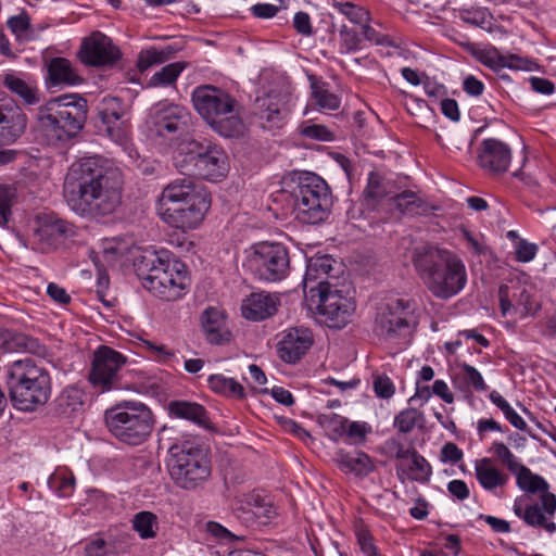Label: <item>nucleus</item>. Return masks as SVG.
<instances>
[{"label":"nucleus","mask_w":556,"mask_h":556,"mask_svg":"<svg viewBox=\"0 0 556 556\" xmlns=\"http://www.w3.org/2000/svg\"><path fill=\"white\" fill-rule=\"evenodd\" d=\"M65 190L68 206L77 215L99 220L115 213L122 203L124 176L112 160L85 156L71 166Z\"/></svg>","instance_id":"nucleus-1"},{"label":"nucleus","mask_w":556,"mask_h":556,"mask_svg":"<svg viewBox=\"0 0 556 556\" xmlns=\"http://www.w3.org/2000/svg\"><path fill=\"white\" fill-rule=\"evenodd\" d=\"M413 265L427 289L438 299L459 293L467 282L466 267L454 253L433 245L414 250Z\"/></svg>","instance_id":"nucleus-2"},{"label":"nucleus","mask_w":556,"mask_h":556,"mask_svg":"<svg viewBox=\"0 0 556 556\" xmlns=\"http://www.w3.org/2000/svg\"><path fill=\"white\" fill-rule=\"evenodd\" d=\"M134 267L144 289L161 300L176 301L189 286L184 264L172 262L165 253L143 251L135 258Z\"/></svg>","instance_id":"nucleus-3"},{"label":"nucleus","mask_w":556,"mask_h":556,"mask_svg":"<svg viewBox=\"0 0 556 556\" xmlns=\"http://www.w3.org/2000/svg\"><path fill=\"white\" fill-rule=\"evenodd\" d=\"M87 100L78 93H67L41 105L36 114L39 129L52 141L75 137L87 119Z\"/></svg>","instance_id":"nucleus-4"},{"label":"nucleus","mask_w":556,"mask_h":556,"mask_svg":"<svg viewBox=\"0 0 556 556\" xmlns=\"http://www.w3.org/2000/svg\"><path fill=\"white\" fill-rule=\"evenodd\" d=\"M191 98L195 111L217 134L225 138L243 136L245 125L236 99L228 92L213 85H201Z\"/></svg>","instance_id":"nucleus-5"},{"label":"nucleus","mask_w":556,"mask_h":556,"mask_svg":"<svg viewBox=\"0 0 556 556\" xmlns=\"http://www.w3.org/2000/svg\"><path fill=\"white\" fill-rule=\"evenodd\" d=\"M8 387L13 406L25 412L46 404L51 393L48 371L29 357L15 361L9 367Z\"/></svg>","instance_id":"nucleus-6"},{"label":"nucleus","mask_w":556,"mask_h":556,"mask_svg":"<svg viewBox=\"0 0 556 556\" xmlns=\"http://www.w3.org/2000/svg\"><path fill=\"white\" fill-rule=\"evenodd\" d=\"M111 434L128 445H140L151 435L155 419L148 405L139 401H121L104 413Z\"/></svg>","instance_id":"nucleus-7"},{"label":"nucleus","mask_w":556,"mask_h":556,"mask_svg":"<svg viewBox=\"0 0 556 556\" xmlns=\"http://www.w3.org/2000/svg\"><path fill=\"white\" fill-rule=\"evenodd\" d=\"M174 165L185 178L216 180L227 170V155L210 141L189 140L179 146Z\"/></svg>","instance_id":"nucleus-8"},{"label":"nucleus","mask_w":556,"mask_h":556,"mask_svg":"<svg viewBox=\"0 0 556 556\" xmlns=\"http://www.w3.org/2000/svg\"><path fill=\"white\" fill-rule=\"evenodd\" d=\"M291 195L296 218L304 224L324 222L330 212L332 199L327 182L311 172L300 173L293 180Z\"/></svg>","instance_id":"nucleus-9"},{"label":"nucleus","mask_w":556,"mask_h":556,"mask_svg":"<svg viewBox=\"0 0 556 556\" xmlns=\"http://www.w3.org/2000/svg\"><path fill=\"white\" fill-rule=\"evenodd\" d=\"M168 469L174 483L188 491L201 486L207 481L212 471L204 450L191 444L172 447Z\"/></svg>","instance_id":"nucleus-10"},{"label":"nucleus","mask_w":556,"mask_h":556,"mask_svg":"<svg viewBox=\"0 0 556 556\" xmlns=\"http://www.w3.org/2000/svg\"><path fill=\"white\" fill-rule=\"evenodd\" d=\"M247 266L253 276L262 281L278 282L290 273L288 249L276 242H260L252 247Z\"/></svg>","instance_id":"nucleus-11"},{"label":"nucleus","mask_w":556,"mask_h":556,"mask_svg":"<svg viewBox=\"0 0 556 556\" xmlns=\"http://www.w3.org/2000/svg\"><path fill=\"white\" fill-rule=\"evenodd\" d=\"M318 314L329 328L341 329L346 326L355 312V303L351 296L343 294L336 282L320 280L317 282Z\"/></svg>","instance_id":"nucleus-12"},{"label":"nucleus","mask_w":556,"mask_h":556,"mask_svg":"<svg viewBox=\"0 0 556 556\" xmlns=\"http://www.w3.org/2000/svg\"><path fill=\"white\" fill-rule=\"evenodd\" d=\"M415 302L401 298L388 299L376 316V331L387 340L405 336L408 332V318L414 313Z\"/></svg>","instance_id":"nucleus-13"},{"label":"nucleus","mask_w":556,"mask_h":556,"mask_svg":"<svg viewBox=\"0 0 556 556\" xmlns=\"http://www.w3.org/2000/svg\"><path fill=\"white\" fill-rule=\"evenodd\" d=\"M126 363V357L119 352L102 345L93 355L89 381L94 388L105 392L117 388L119 371Z\"/></svg>","instance_id":"nucleus-14"},{"label":"nucleus","mask_w":556,"mask_h":556,"mask_svg":"<svg viewBox=\"0 0 556 556\" xmlns=\"http://www.w3.org/2000/svg\"><path fill=\"white\" fill-rule=\"evenodd\" d=\"M188 125V114L182 106L159 103L150 113V131L166 140L180 138Z\"/></svg>","instance_id":"nucleus-15"},{"label":"nucleus","mask_w":556,"mask_h":556,"mask_svg":"<svg viewBox=\"0 0 556 556\" xmlns=\"http://www.w3.org/2000/svg\"><path fill=\"white\" fill-rule=\"evenodd\" d=\"M78 56L89 66H112L121 59V51L106 35L93 31L83 40Z\"/></svg>","instance_id":"nucleus-16"},{"label":"nucleus","mask_w":556,"mask_h":556,"mask_svg":"<svg viewBox=\"0 0 556 556\" xmlns=\"http://www.w3.org/2000/svg\"><path fill=\"white\" fill-rule=\"evenodd\" d=\"M195 199L211 201L205 190L194 185L192 179L174 180L163 189L159 200V211L169 207L186 210L192 202H195Z\"/></svg>","instance_id":"nucleus-17"},{"label":"nucleus","mask_w":556,"mask_h":556,"mask_svg":"<svg viewBox=\"0 0 556 556\" xmlns=\"http://www.w3.org/2000/svg\"><path fill=\"white\" fill-rule=\"evenodd\" d=\"M277 337V354L287 364H296L314 343L312 331L305 327L286 329Z\"/></svg>","instance_id":"nucleus-18"},{"label":"nucleus","mask_w":556,"mask_h":556,"mask_svg":"<svg viewBox=\"0 0 556 556\" xmlns=\"http://www.w3.org/2000/svg\"><path fill=\"white\" fill-rule=\"evenodd\" d=\"M477 162L492 175L506 173L511 162V149L496 138L484 139L480 143Z\"/></svg>","instance_id":"nucleus-19"},{"label":"nucleus","mask_w":556,"mask_h":556,"mask_svg":"<svg viewBox=\"0 0 556 556\" xmlns=\"http://www.w3.org/2000/svg\"><path fill=\"white\" fill-rule=\"evenodd\" d=\"M27 116L12 99L0 101V147L17 141L25 132Z\"/></svg>","instance_id":"nucleus-20"},{"label":"nucleus","mask_w":556,"mask_h":556,"mask_svg":"<svg viewBox=\"0 0 556 556\" xmlns=\"http://www.w3.org/2000/svg\"><path fill=\"white\" fill-rule=\"evenodd\" d=\"M289 101V93L270 91L263 97L256 98L254 114L262 121L263 127L279 128L287 115V104Z\"/></svg>","instance_id":"nucleus-21"},{"label":"nucleus","mask_w":556,"mask_h":556,"mask_svg":"<svg viewBox=\"0 0 556 556\" xmlns=\"http://www.w3.org/2000/svg\"><path fill=\"white\" fill-rule=\"evenodd\" d=\"M210 206L211 201L195 199V202H192L186 210L169 207L165 208V211H161V217L175 228L182 230L192 229L203 220Z\"/></svg>","instance_id":"nucleus-22"},{"label":"nucleus","mask_w":556,"mask_h":556,"mask_svg":"<svg viewBox=\"0 0 556 556\" xmlns=\"http://www.w3.org/2000/svg\"><path fill=\"white\" fill-rule=\"evenodd\" d=\"M279 304V299L268 292H253L241 304L242 316L245 319L260 321L271 317Z\"/></svg>","instance_id":"nucleus-23"},{"label":"nucleus","mask_w":556,"mask_h":556,"mask_svg":"<svg viewBox=\"0 0 556 556\" xmlns=\"http://www.w3.org/2000/svg\"><path fill=\"white\" fill-rule=\"evenodd\" d=\"M334 462L343 472L353 473L364 478L374 471L372 459L363 451L346 452L339 450L334 454Z\"/></svg>","instance_id":"nucleus-24"},{"label":"nucleus","mask_w":556,"mask_h":556,"mask_svg":"<svg viewBox=\"0 0 556 556\" xmlns=\"http://www.w3.org/2000/svg\"><path fill=\"white\" fill-rule=\"evenodd\" d=\"M127 112L125 103L116 97H104L101 101L99 116L106 126L105 130L113 139L121 138L122 119Z\"/></svg>","instance_id":"nucleus-25"},{"label":"nucleus","mask_w":556,"mask_h":556,"mask_svg":"<svg viewBox=\"0 0 556 556\" xmlns=\"http://www.w3.org/2000/svg\"><path fill=\"white\" fill-rule=\"evenodd\" d=\"M514 513L529 527L542 528L548 533L556 532V523L544 511L539 503L522 506V497L515 500Z\"/></svg>","instance_id":"nucleus-26"},{"label":"nucleus","mask_w":556,"mask_h":556,"mask_svg":"<svg viewBox=\"0 0 556 556\" xmlns=\"http://www.w3.org/2000/svg\"><path fill=\"white\" fill-rule=\"evenodd\" d=\"M0 350L8 353L23 351L41 355L45 352V346L37 339L27 334L0 328Z\"/></svg>","instance_id":"nucleus-27"},{"label":"nucleus","mask_w":556,"mask_h":556,"mask_svg":"<svg viewBox=\"0 0 556 556\" xmlns=\"http://www.w3.org/2000/svg\"><path fill=\"white\" fill-rule=\"evenodd\" d=\"M168 412L170 416L176 418L192 421L203 428L210 427L207 412L204 406L198 403L178 400L170 401L168 403Z\"/></svg>","instance_id":"nucleus-28"},{"label":"nucleus","mask_w":556,"mask_h":556,"mask_svg":"<svg viewBox=\"0 0 556 556\" xmlns=\"http://www.w3.org/2000/svg\"><path fill=\"white\" fill-rule=\"evenodd\" d=\"M202 328L206 339L213 344H220L228 340V332L224 331V316L215 307H207L201 317Z\"/></svg>","instance_id":"nucleus-29"},{"label":"nucleus","mask_w":556,"mask_h":556,"mask_svg":"<svg viewBox=\"0 0 556 556\" xmlns=\"http://www.w3.org/2000/svg\"><path fill=\"white\" fill-rule=\"evenodd\" d=\"M475 471L478 482L488 491L503 486L508 480L507 475L494 467L492 459L488 457L476 462Z\"/></svg>","instance_id":"nucleus-30"},{"label":"nucleus","mask_w":556,"mask_h":556,"mask_svg":"<svg viewBox=\"0 0 556 556\" xmlns=\"http://www.w3.org/2000/svg\"><path fill=\"white\" fill-rule=\"evenodd\" d=\"M49 78L53 85H78L81 77L75 72L71 62L64 58H54L48 66Z\"/></svg>","instance_id":"nucleus-31"},{"label":"nucleus","mask_w":556,"mask_h":556,"mask_svg":"<svg viewBox=\"0 0 556 556\" xmlns=\"http://www.w3.org/2000/svg\"><path fill=\"white\" fill-rule=\"evenodd\" d=\"M36 232L41 239H58L72 232L71 225L52 214H41L37 217Z\"/></svg>","instance_id":"nucleus-32"},{"label":"nucleus","mask_w":556,"mask_h":556,"mask_svg":"<svg viewBox=\"0 0 556 556\" xmlns=\"http://www.w3.org/2000/svg\"><path fill=\"white\" fill-rule=\"evenodd\" d=\"M2 83L12 93L18 96L28 105L36 104L40 100L38 88L13 73L5 74Z\"/></svg>","instance_id":"nucleus-33"},{"label":"nucleus","mask_w":556,"mask_h":556,"mask_svg":"<svg viewBox=\"0 0 556 556\" xmlns=\"http://www.w3.org/2000/svg\"><path fill=\"white\" fill-rule=\"evenodd\" d=\"M334 260L329 255L318 256L315 258H312L308 262L305 277H304V285L307 287L309 281H314L319 279L320 280H330L331 282H334L337 278L334 276H331L330 273L333 268Z\"/></svg>","instance_id":"nucleus-34"},{"label":"nucleus","mask_w":556,"mask_h":556,"mask_svg":"<svg viewBox=\"0 0 556 556\" xmlns=\"http://www.w3.org/2000/svg\"><path fill=\"white\" fill-rule=\"evenodd\" d=\"M516 476V483L518 488L527 493L535 494L549 489L546 480L533 473L527 466L522 465L514 473Z\"/></svg>","instance_id":"nucleus-35"},{"label":"nucleus","mask_w":556,"mask_h":556,"mask_svg":"<svg viewBox=\"0 0 556 556\" xmlns=\"http://www.w3.org/2000/svg\"><path fill=\"white\" fill-rule=\"evenodd\" d=\"M207 383L208 388L215 393L235 399L245 396L243 387L233 378H227L224 375H211Z\"/></svg>","instance_id":"nucleus-36"},{"label":"nucleus","mask_w":556,"mask_h":556,"mask_svg":"<svg viewBox=\"0 0 556 556\" xmlns=\"http://www.w3.org/2000/svg\"><path fill=\"white\" fill-rule=\"evenodd\" d=\"M132 529L142 540L154 539L159 530L157 516L151 511L142 510L134 515Z\"/></svg>","instance_id":"nucleus-37"},{"label":"nucleus","mask_w":556,"mask_h":556,"mask_svg":"<svg viewBox=\"0 0 556 556\" xmlns=\"http://www.w3.org/2000/svg\"><path fill=\"white\" fill-rule=\"evenodd\" d=\"M251 507L250 510L244 508L237 509V517L243 518L247 522L252 521L254 517L273 518L276 515V510L273 504L265 502V498L260 495H252L248 502Z\"/></svg>","instance_id":"nucleus-38"},{"label":"nucleus","mask_w":556,"mask_h":556,"mask_svg":"<svg viewBox=\"0 0 556 556\" xmlns=\"http://www.w3.org/2000/svg\"><path fill=\"white\" fill-rule=\"evenodd\" d=\"M478 60L491 70L497 71L503 67H519L513 61H519L516 55H502L496 48L481 50L477 54Z\"/></svg>","instance_id":"nucleus-39"},{"label":"nucleus","mask_w":556,"mask_h":556,"mask_svg":"<svg viewBox=\"0 0 556 556\" xmlns=\"http://www.w3.org/2000/svg\"><path fill=\"white\" fill-rule=\"evenodd\" d=\"M7 24L20 43L31 41L36 37L30 25V18L26 12L11 16Z\"/></svg>","instance_id":"nucleus-40"},{"label":"nucleus","mask_w":556,"mask_h":556,"mask_svg":"<svg viewBox=\"0 0 556 556\" xmlns=\"http://www.w3.org/2000/svg\"><path fill=\"white\" fill-rule=\"evenodd\" d=\"M424 422V413L414 407L401 410L394 418V427L401 433H409L415 427L421 428Z\"/></svg>","instance_id":"nucleus-41"},{"label":"nucleus","mask_w":556,"mask_h":556,"mask_svg":"<svg viewBox=\"0 0 556 556\" xmlns=\"http://www.w3.org/2000/svg\"><path fill=\"white\" fill-rule=\"evenodd\" d=\"M390 200L393 202V205L401 214L409 216L419 214V208L422 205L420 198L410 190L395 194Z\"/></svg>","instance_id":"nucleus-42"},{"label":"nucleus","mask_w":556,"mask_h":556,"mask_svg":"<svg viewBox=\"0 0 556 556\" xmlns=\"http://www.w3.org/2000/svg\"><path fill=\"white\" fill-rule=\"evenodd\" d=\"M459 18L469 25L480 27L488 31L492 30L493 16L483 8H472L459 11Z\"/></svg>","instance_id":"nucleus-43"},{"label":"nucleus","mask_w":556,"mask_h":556,"mask_svg":"<svg viewBox=\"0 0 556 556\" xmlns=\"http://www.w3.org/2000/svg\"><path fill=\"white\" fill-rule=\"evenodd\" d=\"M124 553L116 541H105L102 538H96L88 541L84 546L85 556H117Z\"/></svg>","instance_id":"nucleus-44"},{"label":"nucleus","mask_w":556,"mask_h":556,"mask_svg":"<svg viewBox=\"0 0 556 556\" xmlns=\"http://www.w3.org/2000/svg\"><path fill=\"white\" fill-rule=\"evenodd\" d=\"M333 9L340 14L344 15L350 22L362 25L363 23H369L370 13L363 7L356 5L352 2L334 1Z\"/></svg>","instance_id":"nucleus-45"},{"label":"nucleus","mask_w":556,"mask_h":556,"mask_svg":"<svg viewBox=\"0 0 556 556\" xmlns=\"http://www.w3.org/2000/svg\"><path fill=\"white\" fill-rule=\"evenodd\" d=\"M490 400L503 412L505 418L511 424V426L518 430L528 431L526 421L515 412L509 403L497 391H492L490 393Z\"/></svg>","instance_id":"nucleus-46"},{"label":"nucleus","mask_w":556,"mask_h":556,"mask_svg":"<svg viewBox=\"0 0 556 556\" xmlns=\"http://www.w3.org/2000/svg\"><path fill=\"white\" fill-rule=\"evenodd\" d=\"M311 87L312 97L319 109L334 111L340 108L341 100L337 94L319 86L317 83H312Z\"/></svg>","instance_id":"nucleus-47"},{"label":"nucleus","mask_w":556,"mask_h":556,"mask_svg":"<svg viewBox=\"0 0 556 556\" xmlns=\"http://www.w3.org/2000/svg\"><path fill=\"white\" fill-rule=\"evenodd\" d=\"M412 464L409 466L410 479L421 483L428 482L432 473V468L428 460L418 454L415 450L409 456Z\"/></svg>","instance_id":"nucleus-48"},{"label":"nucleus","mask_w":556,"mask_h":556,"mask_svg":"<svg viewBox=\"0 0 556 556\" xmlns=\"http://www.w3.org/2000/svg\"><path fill=\"white\" fill-rule=\"evenodd\" d=\"M364 193L367 200H382L389 194L388 184L378 173L371 172L368 176V184Z\"/></svg>","instance_id":"nucleus-49"},{"label":"nucleus","mask_w":556,"mask_h":556,"mask_svg":"<svg viewBox=\"0 0 556 556\" xmlns=\"http://www.w3.org/2000/svg\"><path fill=\"white\" fill-rule=\"evenodd\" d=\"M460 372L458 377L462 378L468 388H472L475 391L483 392L488 389L486 383L483 380L482 375L473 366L468 364H462L459 366Z\"/></svg>","instance_id":"nucleus-50"},{"label":"nucleus","mask_w":556,"mask_h":556,"mask_svg":"<svg viewBox=\"0 0 556 556\" xmlns=\"http://www.w3.org/2000/svg\"><path fill=\"white\" fill-rule=\"evenodd\" d=\"M184 68L185 65L180 62L167 64L152 76L151 83L154 86L170 85L177 79Z\"/></svg>","instance_id":"nucleus-51"},{"label":"nucleus","mask_w":556,"mask_h":556,"mask_svg":"<svg viewBox=\"0 0 556 556\" xmlns=\"http://www.w3.org/2000/svg\"><path fill=\"white\" fill-rule=\"evenodd\" d=\"M49 485L59 496L67 497L74 491L75 478L72 475L66 476L62 472H55L49 478Z\"/></svg>","instance_id":"nucleus-52"},{"label":"nucleus","mask_w":556,"mask_h":556,"mask_svg":"<svg viewBox=\"0 0 556 556\" xmlns=\"http://www.w3.org/2000/svg\"><path fill=\"white\" fill-rule=\"evenodd\" d=\"M340 36V53L346 54L361 49L362 38L352 28L343 25L339 31Z\"/></svg>","instance_id":"nucleus-53"},{"label":"nucleus","mask_w":556,"mask_h":556,"mask_svg":"<svg viewBox=\"0 0 556 556\" xmlns=\"http://www.w3.org/2000/svg\"><path fill=\"white\" fill-rule=\"evenodd\" d=\"M13 198L14 190L0 185V227L7 226L11 218Z\"/></svg>","instance_id":"nucleus-54"},{"label":"nucleus","mask_w":556,"mask_h":556,"mask_svg":"<svg viewBox=\"0 0 556 556\" xmlns=\"http://www.w3.org/2000/svg\"><path fill=\"white\" fill-rule=\"evenodd\" d=\"M349 420L340 415L332 414L331 416L325 417L324 426L330 432L329 438L333 441H338L345 433V426Z\"/></svg>","instance_id":"nucleus-55"},{"label":"nucleus","mask_w":556,"mask_h":556,"mask_svg":"<svg viewBox=\"0 0 556 556\" xmlns=\"http://www.w3.org/2000/svg\"><path fill=\"white\" fill-rule=\"evenodd\" d=\"M493 450L495 455L503 462L510 472L515 473L519 467L522 466V464L517 460L516 456L503 442H495L493 444Z\"/></svg>","instance_id":"nucleus-56"},{"label":"nucleus","mask_w":556,"mask_h":556,"mask_svg":"<svg viewBox=\"0 0 556 556\" xmlns=\"http://www.w3.org/2000/svg\"><path fill=\"white\" fill-rule=\"evenodd\" d=\"M383 450L389 456L397 459H407L415 451V448H406L400 440L394 438L384 442Z\"/></svg>","instance_id":"nucleus-57"},{"label":"nucleus","mask_w":556,"mask_h":556,"mask_svg":"<svg viewBox=\"0 0 556 556\" xmlns=\"http://www.w3.org/2000/svg\"><path fill=\"white\" fill-rule=\"evenodd\" d=\"M370 432V427L366 422L351 421L345 426V435L353 443H363L366 435Z\"/></svg>","instance_id":"nucleus-58"},{"label":"nucleus","mask_w":556,"mask_h":556,"mask_svg":"<svg viewBox=\"0 0 556 556\" xmlns=\"http://www.w3.org/2000/svg\"><path fill=\"white\" fill-rule=\"evenodd\" d=\"M538 252V247L534 243H530L527 240H518L515 245L516 260L521 263L532 261Z\"/></svg>","instance_id":"nucleus-59"},{"label":"nucleus","mask_w":556,"mask_h":556,"mask_svg":"<svg viewBox=\"0 0 556 556\" xmlns=\"http://www.w3.org/2000/svg\"><path fill=\"white\" fill-rule=\"evenodd\" d=\"M517 306H522L521 317L534 316L541 308L540 303H532L531 294L526 289L519 293Z\"/></svg>","instance_id":"nucleus-60"},{"label":"nucleus","mask_w":556,"mask_h":556,"mask_svg":"<svg viewBox=\"0 0 556 556\" xmlns=\"http://www.w3.org/2000/svg\"><path fill=\"white\" fill-rule=\"evenodd\" d=\"M374 389L377 396L381 399L391 397L395 391L393 382L387 376H377L374 380Z\"/></svg>","instance_id":"nucleus-61"},{"label":"nucleus","mask_w":556,"mask_h":556,"mask_svg":"<svg viewBox=\"0 0 556 556\" xmlns=\"http://www.w3.org/2000/svg\"><path fill=\"white\" fill-rule=\"evenodd\" d=\"M356 535L359 547L366 556H380L374 544V539L367 530H359Z\"/></svg>","instance_id":"nucleus-62"},{"label":"nucleus","mask_w":556,"mask_h":556,"mask_svg":"<svg viewBox=\"0 0 556 556\" xmlns=\"http://www.w3.org/2000/svg\"><path fill=\"white\" fill-rule=\"evenodd\" d=\"M361 26L364 39L367 41L374 42L377 46H391V41L388 36L379 34L376 29L369 26L368 23H363Z\"/></svg>","instance_id":"nucleus-63"},{"label":"nucleus","mask_w":556,"mask_h":556,"mask_svg":"<svg viewBox=\"0 0 556 556\" xmlns=\"http://www.w3.org/2000/svg\"><path fill=\"white\" fill-rule=\"evenodd\" d=\"M293 27L295 30L303 36H311L313 28L311 24V17L306 12H298L293 18Z\"/></svg>","instance_id":"nucleus-64"}]
</instances>
